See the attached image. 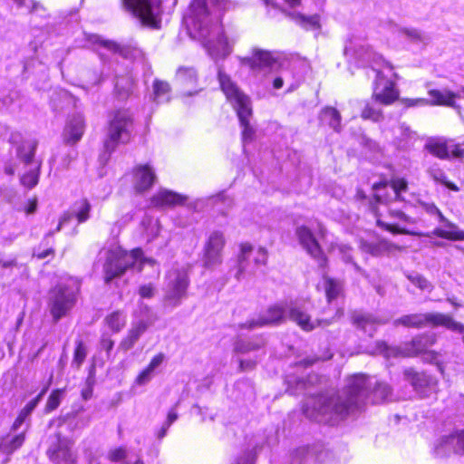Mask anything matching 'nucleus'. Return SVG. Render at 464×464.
I'll return each instance as SVG.
<instances>
[{"mask_svg": "<svg viewBox=\"0 0 464 464\" xmlns=\"http://www.w3.org/2000/svg\"><path fill=\"white\" fill-rule=\"evenodd\" d=\"M327 455L326 451H318L315 448H300L294 452L291 464H318Z\"/></svg>", "mask_w": 464, "mask_h": 464, "instance_id": "nucleus-26", "label": "nucleus"}, {"mask_svg": "<svg viewBox=\"0 0 464 464\" xmlns=\"http://www.w3.org/2000/svg\"><path fill=\"white\" fill-rule=\"evenodd\" d=\"M386 321L378 319L370 314H357L353 316V324H356L358 328L363 330L369 335H372V334L376 330V326L380 324H385Z\"/></svg>", "mask_w": 464, "mask_h": 464, "instance_id": "nucleus-30", "label": "nucleus"}, {"mask_svg": "<svg viewBox=\"0 0 464 464\" xmlns=\"http://www.w3.org/2000/svg\"><path fill=\"white\" fill-rule=\"evenodd\" d=\"M392 395V388L385 382H376L372 392V402L380 403L387 401Z\"/></svg>", "mask_w": 464, "mask_h": 464, "instance_id": "nucleus-42", "label": "nucleus"}, {"mask_svg": "<svg viewBox=\"0 0 464 464\" xmlns=\"http://www.w3.org/2000/svg\"><path fill=\"white\" fill-rule=\"evenodd\" d=\"M429 174L436 182L445 185L448 188L453 191L459 190V188L454 183L447 180V177L441 169L435 168L430 169Z\"/></svg>", "mask_w": 464, "mask_h": 464, "instance_id": "nucleus-51", "label": "nucleus"}, {"mask_svg": "<svg viewBox=\"0 0 464 464\" xmlns=\"http://www.w3.org/2000/svg\"><path fill=\"white\" fill-rule=\"evenodd\" d=\"M266 345L263 337H256L251 340L237 339L234 343V352L246 354L250 352L257 351Z\"/></svg>", "mask_w": 464, "mask_h": 464, "instance_id": "nucleus-33", "label": "nucleus"}, {"mask_svg": "<svg viewBox=\"0 0 464 464\" xmlns=\"http://www.w3.org/2000/svg\"><path fill=\"white\" fill-rule=\"evenodd\" d=\"M371 385L366 375L353 374L346 379L342 390L309 398L304 414L315 421L335 425L362 410Z\"/></svg>", "mask_w": 464, "mask_h": 464, "instance_id": "nucleus-1", "label": "nucleus"}, {"mask_svg": "<svg viewBox=\"0 0 464 464\" xmlns=\"http://www.w3.org/2000/svg\"><path fill=\"white\" fill-rule=\"evenodd\" d=\"M392 188L394 193V200L405 201L403 193L408 189V182L404 179H395L392 181Z\"/></svg>", "mask_w": 464, "mask_h": 464, "instance_id": "nucleus-50", "label": "nucleus"}, {"mask_svg": "<svg viewBox=\"0 0 464 464\" xmlns=\"http://www.w3.org/2000/svg\"><path fill=\"white\" fill-rule=\"evenodd\" d=\"M126 457L127 450L122 447L112 449L108 452V459L112 462L121 461L126 459Z\"/></svg>", "mask_w": 464, "mask_h": 464, "instance_id": "nucleus-55", "label": "nucleus"}, {"mask_svg": "<svg viewBox=\"0 0 464 464\" xmlns=\"http://www.w3.org/2000/svg\"><path fill=\"white\" fill-rule=\"evenodd\" d=\"M48 390V385H46L42 391L33 400H31L23 409L22 411H20V415H22V417L24 418H27L31 413L32 411L36 408V406L38 405V403L41 401L43 396L45 394V392H47Z\"/></svg>", "mask_w": 464, "mask_h": 464, "instance_id": "nucleus-53", "label": "nucleus"}, {"mask_svg": "<svg viewBox=\"0 0 464 464\" xmlns=\"http://www.w3.org/2000/svg\"><path fill=\"white\" fill-rule=\"evenodd\" d=\"M406 276L414 285H416L420 290L429 292L432 290V285L423 276L415 273L408 274Z\"/></svg>", "mask_w": 464, "mask_h": 464, "instance_id": "nucleus-52", "label": "nucleus"}, {"mask_svg": "<svg viewBox=\"0 0 464 464\" xmlns=\"http://www.w3.org/2000/svg\"><path fill=\"white\" fill-rule=\"evenodd\" d=\"M188 285L189 280L186 271L179 269L169 271L164 295L166 304L171 307L179 305L186 296Z\"/></svg>", "mask_w": 464, "mask_h": 464, "instance_id": "nucleus-11", "label": "nucleus"}, {"mask_svg": "<svg viewBox=\"0 0 464 464\" xmlns=\"http://www.w3.org/2000/svg\"><path fill=\"white\" fill-rule=\"evenodd\" d=\"M64 392L65 389H56L51 392L44 407V411L46 413H50L59 407L63 398Z\"/></svg>", "mask_w": 464, "mask_h": 464, "instance_id": "nucleus-45", "label": "nucleus"}, {"mask_svg": "<svg viewBox=\"0 0 464 464\" xmlns=\"http://www.w3.org/2000/svg\"><path fill=\"white\" fill-rule=\"evenodd\" d=\"M12 102L13 99L9 94L0 93V110L7 108Z\"/></svg>", "mask_w": 464, "mask_h": 464, "instance_id": "nucleus-64", "label": "nucleus"}, {"mask_svg": "<svg viewBox=\"0 0 464 464\" xmlns=\"http://www.w3.org/2000/svg\"><path fill=\"white\" fill-rule=\"evenodd\" d=\"M339 249L342 254V259L346 263H351L356 272L361 273L362 276H366L365 271L362 270L361 268V266H358L357 263L353 261V257H352V254H351L352 248L347 246H341L339 247Z\"/></svg>", "mask_w": 464, "mask_h": 464, "instance_id": "nucleus-54", "label": "nucleus"}, {"mask_svg": "<svg viewBox=\"0 0 464 464\" xmlns=\"http://www.w3.org/2000/svg\"><path fill=\"white\" fill-rule=\"evenodd\" d=\"M344 54L346 56H349L351 58H355L360 61L369 63L371 61H376L377 59H380L382 61L383 65L387 68H389L391 71L393 69V66L391 63L382 60V57L381 55H378L377 53H373V51L371 49L370 46L364 45V44H356L353 41H350L348 44L344 47Z\"/></svg>", "mask_w": 464, "mask_h": 464, "instance_id": "nucleus-21", "label": "nucleus"}, {"mask_svg": "<svg viewBox=\"0 0 464 464\" xmlns=\"http://www.w3.org/2000/svg\"><path fill=\"white\" fill-rule=\"evenodd\" d=\"M434 343L433 336H418L414 338L410 344L411 347L403 352L398 347H390L385 343H379L378 349L386 358L402 356H414L419 353H424V360L430 362L436 361L437 355L434 353H426L428 346Z\"/></svg>", "mask_w": 464, "mask_h": 464, "instance_id": "nucleus-10", "label": "nucleus"}, {"mask_svg": "<svg viewBox=\"0 0 464 464\" xmlns=\"http://www.w3.org/2000/svg\"><path fill=\"white\" fill-rule=\"evenodd\" d=\"M37 146L38 141L36 140H23L16 149L17 158L25 165H31L34 162Z\"/></svg>", "mask_w": 464, "mask_h": 464, "instance_id": "nucleus-31", "label": "nucleus"}, {"mask_svg": "<svg viewBox=\"0 0 464 464\" xmlns=\"http://www.w3.org/2000/svg\"><path fill=\"white\" fill-rule=\"evenodd\" d=\"M399 34L412 43H425L427 40V37L416 28L402 27L399 29Z\"/></svg>", "mask_w": 464, "mask_h": 464, "instance_id": "nucleus-47", "label": "nucleus"}, {"mask_svg": "<svg viewBox=\"0 0 464 464\" xmlns=\"http://www.w3.org/2000/svg\"><path fill=\"white\" fill-rule=\"evenodd\" d=\"M132 82L130 78H117L115 82V92L120 99H125L130 93Z\"/></svg>", "mask_w": 464, "mask_h": 464, "instance_id": "nucleus-46", "label": "nucleus"}, {"mask_svg": "<svg viewBox=\"0 0 464 464\" xmlns=\"http://www.w3.org/2000/svg\"><path fill=\"white\" fill-rule=\"evenodd\" d=\"M72 289L59 285L50 292L49 307L53 320L57 322L70 311L75 304Z\"/></svg>", "mask_w": 464, "mask_h": 464, "instance_id": "nucleus-12", "label": "nucleus"}, {"mask_svg": "<svg viewBox=\"0 0 464 464\" xmlns=\"http://www.w3.org/2000/svg\"><path fill=\"white\" fill-rule=\"evenodd\" d=\"M225 237L222 232H212L204 247V264L212 267L221 263V252L225 246Z\"/></svg>", "mask_w": 464, "mask_h": 464, "instance_id": "nucleus-17", "label": "nucleus"}, {"mask_svg": "<svg viewBox=\"0 0 464 464\" xmlns=\"http://www.w3.org/2000/svg\"><path fill=\"white\" fill-rule=\"evenodd\" d=\"M275 62L270 52L259 48H254L251 56L240 58L241 65L248 66L253 72L270 68Z\"/></svg>", "mask_w": 464, "mask_h": 464, "instance_id": "nucleus-20", "label": "nucleus"}, {"mask_svg": "<svg viewBox=\"0 0 464 464\" xmlns=\"http://www.w3.org/2000/svg\"><path fill=\"white\" fill-rule=\"evenodd\" d=\"M42 160L36 161L34 168L21 177L20 180L23 186L33 188L38 184Z\"/></svg>", "mask_w": 464, "mask_h": 464, "instance_id": "nucleus-43", "label": "nucleus"}, {"mask_svg": "<svg viewBox=\"0 0 464 464\" xmlns=\"http://www.w3.org/2000/svg\"><path fill=\"white\" fill-rule=\"evenodd\" d=\"M147 324L143 321H140L133 324L130 329L128 331L126 336L121 341L119 349L127 352L133 348L135 343L140 338V336L146 332Z\"/></svg>", "mask_w": 464, "mask_h": 464, "instance_id": "nucleus-29", "label": "nucleus"}, {"mask_svg": "<svg viewBox=\"0 0 464 464\" xmlns=\"http://www.w3.org/2000/svg\"><path fill=\"white\" fill-rule=\"evenodd\" d=\"M84 130L85 122L83 116L81 113L72 115L63 130V141L69 145L77 143L82 139Z\"/></svg>", "mask_w": 464, "mask_h": 464, "instance_id": "nucleus-22", "label": "nucleus"}, {"mask_svg": "<svg viewBox=\"0 0 464 464\" xmlns=\"http://www.w3.org/2000/svg\"><path fill=\"white\" fill-rule=\"evenodd\" d=\"M73 442L60 434H56L47 450L51 461L55 464H74L76 455L72 450Z\"/></svg>", "mask_w": 464, "mask_h": 464, "instance_id": "nucleus-13", "label": "nucleus"}, {"mask_svg": "<svg viewBox=\"0 0 464 464\" xmlns=\"http://www.w3.org/2000/svg\"><path fill=\"white\" fill-rule=\"evenodd\" d=\"M156 176L149 165L139 166L134 169L133 186L137 192H143L150 188Z\"/></svg>", "mask_w": 464, "mask_h": 464, "instance_id": "nucleus-27", "label": "nucleus"}, {"mask_svg": "<svg viewBox=\"0 0 464 464\" xmlns=\"http://www.w3.org/2000/svg\"><path fill=\"white\" fill-rule=\"evenodd\" d=\"M420 206L428 214L437 216L439 220L444 222L445 227L449 228H436L434 235L450 240H464V231L459 230L455 224L450 222L433 203L420 202Z\"/></svg>", "mask_w": 464, "mask_h": 464, "instance_id": "nucleus-15", "label": "nucleus"}, {"mask_svg": "<svg viewBox=\"0 0 464 464\" xmlns=\"http://www.w3.org/2000/svg\"><path fill=\"white\" fill-rule=\"evenodd\" d=\"M139 294L143 298H150L154 295V287L151 284L143 285L140 287Z\"/></svg>", "mask_w": 464, "mask_h": 464, "instance_id": "nucleus-62", "label": "nucleus"}, {"mask_svg": "<svg viewBox=\"0 0 464 464\" xmlns=\"http://www.w3.org/2000/svg\"><path fill=\"white\" fill-rule=\"evenodd\" d=\"M153 266L156 261L143 257L140 248L127 252L121 248L110 250L104 264L105 282L110 283L115 277L121 276L127 269L141 271L144 265Z\"/></svg>", "mask_w": 464, "mask_h": 464, "instance_id": "nucleus-5", "label": "nucleus"}, {"mask_svg": "<svg viewBox=\"0 0 464 464\" xmlns=\"http://www.w3.org/2000/svg\"><path fill=\"white\" fill-rule=\"evenodd\" d=\"M287 15L305 30H315L320 28V17L317 14L305 16L300 13L289 12L287 13Z\"/></svg>", "mask_w": 464, "mask_h": 464, "instance_id": "nucleus-36", "label": "nucleus"}, {"mask_svg": "<svg viewBox=\"0 0 464 464\" xmlns=\"http://www.w3.org/2000/svg\"><path fill=\"white\" fill-rule=\"evenodd\" d=\"M218 79L222 92L237 111L240 125L243 128V141L251 140L255 131L249 124V119L252 116L250 98L239 89L221 66L218 68Z\"/></svg>", "mask_w": 464, "mask_h": 464, "instance_id": "nucleus-4", "label": "nucleus"}, {"mask_svg": "<svg viewBox=\"0 0 464 464\" xmlns=\"http://www.w3.org/2000/svg\"><path fill=\"white\" fill-rule=\"evenodd\" d=\"M360 247L362 251L368 253L373 256L392 255L395 252L400 251L401 249V246L385 238H381L376 242L362 241Z\"/></svg>", "mask_w": 464, "mask_h": 464, "instance_id": "nucleus-25", "label": "nucleus"}, {"mask_svg": "<svg viewBox=\"0 0 464 464\" xmlns=\"http://www.w3.org/2000/svg\"><path fill=\"white\" fill-rule=\"evenodd\" d=\"M395 326L422 328L425 326H444L447 329L458 333H464V324L455 321L450 315L440 313L412 314H406L393 322Z\"/></svg>", "mask_w": 464, "mask_h": 464, "instance_id": "nucleus-8", "label": "nucleus"}, {"mask_svg": "<svg viewBox=\"0 0 464 464\" xmlns=\"http://www.w3.org/2000/svg\"><path fill=\"white\" fill-rule=\"evenodd\" d=\"M187 198L171 190L160 189L150 199L153 207H174L185 203Z\"/></svg>", "mask_w": 464, "mask_h": 464, "instance_id": "nucleus-28", "label": "nucleus"}, {"mask_svg": "<svg viewBox=\"0 0 464 464\" xmlns=\"http://www.w3.org/2000/svg\"><path fill=\"white\" fill-rule=\"evenodd\" d=\"M75 344L76 347L73 353V359L72 364L79 368L86 358L87 350L82 340L81 339L76 340Z\"/></svg>", "mask_w": 464, "mask_h": 464, "instance_id": "nucleus-48", "label": "nucleus"}, {"mask_svg": "<svg viewBox=\"0 0 464 464\" xmlns=\"http://www.w3.org/2000/svg\"><path fill=\"white\" fill-rule=\"evenodd\" d=\"M376 79L372 99L382 105H390L399 98V92L395 89L393 81L388 80L382 72L374 69Z\"/></svg>", "mask_w": 464, "mask_h": 464, "instance_id": "nucleus-14", "label": "nucleus"}, {"mask_svg": "<svg viewBox=\"0 0 464 464\" xmlns=\"http://www.w3.org/2000/svg\"><path fill=\"white\" fill-rule=\"evenodd\" d=\"M151 99L157 104L168 102L170 100V86L169 82L156 79L152 84Z\"/></svg>", "mask_w": 464, "mask_h": 464, "instance_id": "nucleus-34", "label": "nucleus"}, {"mask_svg": "<svg viewBox=\"0 0 464 464\" xmlns=\"http://www.w3.org/2000/svg\"><path fill=\"white\" fill-rule=\"evenodd\" d=\"M163 360H164V354L159 353L151 359V361L150 362L147 368L155 372V370L163 362Z\"/></svg>", "mask_w": 464, "mask_h": 464, "instance_id": "nucleus-63", "label": "nucleus"}, {"mask_svg": "<svg viewBox=\"0 0 464 464\" xmlns=\"http://www.w3.org/2000/svg\"><path fill=\"white\" fill-rule=\"evenodd\" d=\"M448 146L450 147V155L451 154L456 158L464 157V149L459 144H455L453 140H448Z\"/></svg>", "mask_w": 464, "mask_h": 464, "instance_id": "nucleus-59", "label": "nucleus"}, {"mask_svg": "<svg viewBox=\"0 0 464 464\" xmlns=\"http://www.w3.org/2000/svg\"><path fill=\"white\" fill-rule=\"evenodd\" d=\"M289 317L296 323L303 330L312 331L316 326L323 324V321H311L310 315L297 302H281L269 306L258 319H252L240 324V328L252 330L256 327L266 325H276L282 324Z\"/></svg>", "mask_w": 464, "mask_h": 464, "instance_id": "nucleus-3", "label": "nucleus"}, {"mask_svg": "<svg viewBox=\"0 0 464 464\" xmlns=\"http://www.w3.org/2000/svg\"><path fill=\"white\" fill-rule=\"evenodd\" d=\"M405 379L411 384L413 389L422 397L435 389L436 380L425 372H417L409 368L404 371Z\"/></svg>", "mask_w": 464, "mask_h": 464, "instance_id": "nucleus-19", "label": "nucleus"}, {"mask_svg": "<svg viewBox=\"0 0 464 464\" xmlns=\"http://www.w3.org/2000/svg\"><path fill=\"white\" fill-rule=\"evenodd\" d=\"M429 94L435 101L432 105H443L455 109L458 113L461 114V108L456 102L457 98H464V86H461L459 92H453L450 90H430Z\"/></svg>", "mask_w": 464, "mask_h": 464, "instance_id": "nucleus-23", "label": "nucleus"}, {"mask_svg": "<svg viewBox=\"0 0 464 464\" xmlns=\"http://www.w3.org/2000/svg\"><path fill=\"white\" fill-rule=\"evenodd\" d=\"M324 285L328 302L337 298L343 291L342 283L331 277L324 278Z\"/></svg>", "mask_w": 464, "mask_h": 464, "instance_id": "nucleus-44", "label": "nucleus"}, {"mask_svg": "<svg viewBox=\"0 0 464 464\" xmlns=\"http://www.w3.org/2000/svg\"><path fill=\"white\" fill-rule=\"evenodd\" d=\"M267 260V251L264 247H259L254 257L256 265H266Z\"/></svg>", "mask_w": 464, "mask_h": 464, "instance_id": "nucleus-60", "label": "nucleus"}, {"mask_svg": "<svg viewBox=\"0 0 464 464\" xmlns=\"http://www.w3.org/2000/svg\"><path fill=\"white\" fill-rule=\"evenodd\" d=\"M253 247L251 245L246 243L241 245V254L239 256L238 259V272L237 274V279L240 278L241 274H243L246 270V265L245 264L246 261L249 258L250 255L252 254Z\"/></svg>", "mask_w": 464, "mask_h": 464, "instance_id": "nucleus-49", "label": "nucleus"}, {"mask_svg": "<svg viewBox=\"0 0 464 464\" xmlns=\"http://www.w3.org/2000/svg\"><path fill=\"white\" fill-rule=\"evenodd\" d=\"M387 186L386 182H378L372 185V190L374 192V200L375 202H371L370 208L373 212L376 218V225L383 230L389 231L392 234H400V235H414L413 232L410 231L405 227L407 224H414L415 219L411 217L406 215L403 211L400 209H395L392 208H389V217L393 219H397L398 223H388L381 219L378 214L376 204H387L388 199L381 194V190L385 188Z\"/></svg>", "mask_w": 464, "mask_h": 464, "instance_id": "nucleus-7", "label": "nucleus"}, {"mask_svg": "<svg viewBox=\"0 0 464 464\" xmlns=\"http://www.w3.org/2000/svg\"><path fill=\"white\" fill-rule=\"evenodd\" d=\"M254 453L252 450L243 452L242 455L237 457L232 464H253Z\"/></svg>", "mask_w": 464, "mask_h": 464, "instance_id": "nucleus-57", "label": "nucleus"}, {"mask_svg": "<svg viewBox=\"0 0 464 464\" xmlns=\"http://www.w3.org/2000/svg\"><path fill=\"white\" fill-rule=\"evenodd\" d=\"M452 452L464 453V430L455 434L442 437L434 447V454L437 458L447 457Z\"/></svg>", "mask_w": 464, "mask_h": 464, "instance_id": "nucleus-18", "label": "nucleus"}, {"mask_svg": "<svg viewBox=\"0 0 464 464\" xmlns=\"http://www.w3.org/2000/svg\"><path fill=\"white\" fill-rule=\"evenodd\" d=\"M377 103L379 102H375L372 98V101L365 102L364 107L361 112V117L373 122L381 121L383 119V115L382 110L376 105Z\"/></svg>", "mask_w": 464, "mask_h": 464, "instance_id": "nucleus-39", "label": "nucleus"}, {"mask_svg": "<svg viewBox=\"0 0 464 464\" xmlns=\"http://www.w3.org/2000/svg\"><path fill=\"white\" fill-rule=\"evenodd\" d=\"M18 8L24 7L27 13L32 16L39 17L42 19H47L49 17V12L47 8L40 2L35 0H24V4L21 5H16Z\"/></svg>", "mask_w": 464, "mask_h": 464, "instance_id": "nucleus-40", "label": "nucleus"}, {"mask_svg": "<svg viewBox=\"0 0 464 464\" xmlns=\"http://www.w3.org/2000/svg\"><path fill=\"white\" fill-rule=\"evenodd\" d=\"M100 345H101V348L102 350H105L107 352V353L109 354L114 346V342L111 339V337L108 334H104L102 336Z\"/></svg>", "mask_w": 464, "mask_h": 464, "instance_id": "nucleus-61", "label": "nucleus"}, {"mask_svg": "<svg viewBox=\"0 0 464 464\" xmlns=\"http://www.w3.org/2000/svg\"><path fill=\"white\" fill-rule=\"evenodd\" d=\"M226 5V0H193L183 17L189 34L202 40L214 59L225 58L232 51L222 27L213 24Z\"/></svg>", "mask_w": 464, "mask_h": 464, "instance_id": "nucleus-2", "label": "nucleus"}, {"mask_svg": "<svg viewBox=\"0 0 464 464\" xmlns=\"http://www.w3.org/2000/svg\"><path fill=\"white\" fill-rule=\"evenodd\" d=\"M321 121L327 123L335 131L341 130V115L339 111L333 107L324 108L320 115Z\"/></svg>", "mask_w": 464, "mask_h": 464, "instance_id": "nucleus-41", "label": "nucleus"}, {"mask_svg": "<svg viewBox=\"0 0 464 464\" xmlns=\"http://www.w3.org/2000/svg\"><path fill=\"white\" fill-rule=\"evenodd\" d=\"M431 102H429L426 99L419 98V99H404L402 102L407 107H413V106H424L428 104H432V102L435 101L434 98Z\"/></svg>", "mask_w": 464, "mask_h": 464, "instance_id": "nucleus-58", "label": "nucleus"}, {"mask_svg": "<svg viewBox=\"0 0 464 464\" xmlns=\"http://www.w3.org/2000/svg\"><path fill=\"white\" fill-rule=\"evenodd\" d=\"M132 131V118L128 111H118L110 121L107 139L104 141L105 152H113L119 143L130 141Z\"/></svg>", "mask_w": 464, "mask_h": 464, "instance_id": "nucleus-9", "label": "nucleus"}, {"mask_svg": "<svg viewBox=\"0 0 464 464\" xmlns=\"http://www.w3.org/2000/svg\"><path fill=\"white\" fill-rule=\"evenodd\" d=\"M92 205L87 198L77 200L72 209V216L74 217L78 223H84L90 218Z\"/></svg>", "mask_w": 464, "mask_h": 464, "instance_id": "nucleus-37", "label": "nucleus"}, {"mask_svg": "<svg viewBox=\"0 0 464 464\" xmlns=\"http://www.w3.org/2000/svg\"><path fill=\"white\" fill-rule=\"evenodd\" d=\"M425 149L430 154L440 159H448L450 157V147L448 146V140L442 138L430 140L426 143Z\"/></svg>", "mask_w": 464, "mask_h": 464, "instance_id": "nucleus-35", "label": "nucleus"}, {"mask_svg": "<svg viewBox=\"0 0 464 464\" xmlns=\"http://www.w3.org/2000/svg\"><path fill=\"white\" fill-rule=\"evenodd\" d=\"M178 0H122L124 8L141 24L159 27L163 11H171Z\"/></svg>", "mask_w": 464, "mask_h": 464, "instance_id": "nucleus-6", "label": "nucleus"}, {"mask_svg": "<svg viewBox=\"0 0 464 464\" xmlns=\"http://www.w3.org/2000/svg\"><path fill=\"white\" fill-rule=\"evenodd\" d=\"M104 322L112 333L117 334L125 327L127 315L121 311H114L105 317Z\"/></svg>", "mask_w": 464, "mask_h": 464, "instance_id": "nucleus-38", "label": "nucleus"}, {"mask_svg": "<svg viewBox=\"0 0 464 464\" xmlns=\"http://www.w3.org/2000/svg\"><path fill=\"white\" fill-rule=\"evenodd\" d=\"M24 432L12 436L10 434L0 439V452L5 455H11L19 449L24 442Z\"/></svg>", "mask_w": 464, "mask_h": 464, "instance_id": "nucleus-32", "label": "nucleus"}, {"mask_svg": "<svg viewBox=\"0 0 464 464\" xmlns=\"http://www.w3.org/2000/svg\"><path fill=\"white\" fill-rule=\"evenodd\" d=\"M154 372L149 368H145L136 378L135 382L138 385L147 384L153 377Z\"/></svg>", "mask_w": 464, "mask_h": 464, "instance_id": "nucleus-56", "label": "nucleus"}, {"mask_svg": "<svg viewBox=\"0 0 464 464\" xmlns=\"http://www.w3.org/2000/svg\"><path fill=\"white\" fill-rule=\"evenodd\" d=\"M176 81L183 88V95L191 96L198 92L196 89L198 73L194 68L179 67L176 73Z\"/></svg>", "mask_w": 464, "mask_h": 464, "instance_id": "nucleus-24", "label": "nucleus"}, {"mask_svg": "<svg viewBox=\"0 0 464 464\" xmlns=\"http://www.w3.org/2000/svg\"><path fill=\"white\" fill-rule=\"evenodd\" d=\"M295 235L300 245L307 254L317 260L320 266H324L326 264V258L310 228L305 226L297 227L295 229Z\"/></svg>", "mask_w": 464, "mask_h": 464, "instance_id": "nucleus-16", "label": "nucleus"}]
</instances>
